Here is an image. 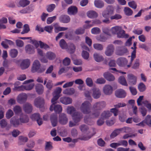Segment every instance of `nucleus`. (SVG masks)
Returning <instances> with one entry per match:
<instances>
[{
	"label": "nucleus",
	"mask_w": 151,
	"mask_h": 151,
	"mask_svg": "<svg viewBox=\"0 0 151 151\" xmlns=\"http://www.w3.org/2000/svg\"><path fill=\"white\" fill-rule=\"evenodd\" d=\"M62 91V89L60 88H57L54 91L53 93V97L51 100L52 105L50 108V111H52L54 110L57 112H60L62 111V107L59 105H55V103L56 101L60 96V94Z\"/></svg>",
	"instance_id": "f257e3e1"
},
{
	"label": "nucleus",
	"mask_w": 151,
	"mask_h": 151,
	"mask_svg": "<svg viewBox=\"0 0 151 151\" xmlns=\"http://www.w3.org/2000/svg\"><path fill=\"white\" fill-rule=\"evenodd\" d=\"M106 102L103 101H101L94 103L93 106V109L94 112L92 115L93 117L97 118L100 114V111L104 109L106 106Z\"/></svg>",
	"instance_id": "f03ea898"
},
{
	"label": "nucleus",
	"mask_w": 151,
	"mask_h": 151,
	"mask_svg": "<svg viewBox=\"0 0 151 151\" xmlns=\"http://www.w3.org/2000/svg\"><path fill=\"white\" fill-rule=\"evenodd\" d=\"M91 103L88 101H86L81 105V110L83 114H88L91 112Z\"/></svg>",
	"instance_id": "7ed1b4c3"
},
{
	"label": "nucleus",
	"mask_w": 151,
	"mask_h": 151,
	"mask_svg": "<svg viewBox=\"0 0 151 151\" xmlns=\"http://www.w3.org/2000/svg\"><path fill=\"white\" fill-rule=\"evenodd\" d=\"M130 130L131 128L128 127H125L123 128L116 129L110 135V137L111 139L114 138L123 130H124L125 133H128Z\"/></svg>",
	"instance_id": "20e7f679"
},
{
	"label": "nucleus",
	"mask_w": 151,
	"mask_h": 151,
	"mask_svg": "<svg viewBox=\"0 0 151 151\" xmlns=\"http://www.w3.org/2000/svg\"><path fill=\"white\" fill-rule=\"evenodd\" d=\"M45 70V68L41 67L40 64L38 61L36 60L34 61L32 69V71L33 72H37L38 73H41Z\"/></svg>",
	"instance_id": "39448f33"
},
{
	"label": "nucleus",
	"mask_w": 151,
	"mask_h": 151,
	"mask_svg": "<svg viewBox=\"0 0 151 151\" xmlns=\"http://www.w3.org/2000/svg\"><path fill=\"white\" fill-rule=\"evenodd\" d=\"M114 7L112 6L108 5L107 7L106 10L103 11L102 15L103 17H106L107 16L109 17L110 15H112L114 13Z\"/></svg>",
	"instance_id": "423d86ee"
},
{
	"label": "nucleus",
	"mask_w": 151,
	"mask_h": 151,
	"mask_svg": "<svg viewBox=\"0 0 151 151\" xmlns=\"http://www.w3.org/2000/svg\"><path fill=\"white\" fill-rule=\"evenodd\" d=\"M127 80L129 83L132 85H135L137 82V77L132 74H130L127 75Z\"/></svg>",
	"instance_id": "0eeeda50"
},
{
	"label": "nucleus",
	"mask_w": 151,
	"mask_h": 151,
	"mask_svg": "<svg viewBox=\"0 0 151 151\" xmlns=\"http://www.w3.org/2000/svg\"><path fill=\"white\" fill-rule=\"evenodd\" d=\"M114 50V45H109L106 47L105 53L107 56H110L113 54Z\"/></svg>",
	"instance_id": "6e6552de"
},
{
	"label": "nucleus",
	"mask_w": 151,
	"mask_h": 151,
	"mask_svg": "<svg viewBox=\"0 0 151 151\" xmlns=\"http://www.w3.org/2000/svg\"><path fill=\"white\" fill-rule=\"evenodd\" d=\"M115 95L116 97L119 98H124L126 96V93L123 89L117 90L115 92Z\"/></svg>",
	"instance_id": "1a4fd4ad"
},
{
	"label": "nucleus",
	"mask_w": 151,
	"mask_h": 151,
	"mask_svg": "<svg viewBox=\"0 0 151 151\" xmlns=\"http://www.w3.org/2000/svg\"><path fill=\"white\" fill-rule=\"evenodd\" d=\"M32 43L37 48L40 45L41 48H43L45 49H47L49 48V46L45 44L40 41H37L36 40L32 41Z\"/></svg>",
	"instance_id": "9d476101"
},
{
	"label": "nucleus",
	"mask_w": 151,
	"mask_h": 151,
	"mask_svg": "<svg viewBox=\"0 0 151 151\" xmlns=\"http://www.w3.org/2000/svg\"><path fill=\"white\" fill-rule=\"evenodd\" d=\"M113 90L112 87L109 85H105L103 89L104 93L106 95H110L111 94Z\"/></svg>",
	"instance_id": "9b49d317"
},
{
	"label": "nucleus",
	"mask_w": 151,
	"mask_h": 151,
	"mask_svg": "<svg viewBox=\"0 0 151 151\" xmlns=\"http://www.w3.org/2000/svg\"><path fill=\"white\" fill-rule=\"evenodd\" d=\"M92 91V96L94 99H97L100 97L101 95V93L99 88H94Z\"/></svg>",
	"instance_id": "f8f14e48"
},
{
	"label": "nucleus",
	"mask_w": 151,
	"mask_h": 151,
	"mask_svg": "<svg viewBox=\"0 0 151 151\" xmlns=\"http://www.w3.org/2000/svg\"><path fill=\"white\" fill-rule=\"evenodd\" d=\"M127 63V60L124 58H119L117 60V64L120 66L125 67Z\"/></svg>",
	"instance_id": "ddd939ff"
},
{
	"label": "nucleus",
	"mask_w": 151,
	"mask_h": 151,
	"mask_svg": "<svg viewBox=\"0 0 151 151\" xmlns=\"http://www.w3.org/2000/svg\"><path fill=\"white\" fill-rule=\"evenodd\" d=\"M103 76L107 81H113L115 79L114 76L108 72L104 73Z\"/></svg>",
	"instance_id": "4468645a"
},
{
	"label": "nucleus",
	"mask_w": 151,
	"mask_h": 151,
	"mask_svg": "<svg viewBox=\"0 0 151 151\" xmlns=\"http://www.w3.org/2000/svg\"><path fill=\"white\" fill-rule=\"evenodd\" d=\"M33 81V80L32 79L29 80L24 81V83L26 84V86H24L25 87L24 89L27 90H29L32 89L34 86V85L33 84H30L29 83Z\"/></svg>",
	"instance_id": "2eb2a0df"
},
{
	"label": "nucleus",
	"mask_w": 151,
	"mask_h": 151,
	"mask_svg": "<svg viewBox=\"0 0 151 151\" xmlns=\"http://www.w3.org/2000/svg\"><path fill=\"white\" fill-rule=\"evenodd\" d=\"M93 132L91 134H88L87 135H85L82 138H81V139L84 140H87L90 139L93 135H94L96 133V129L95 128H92Z\"/></svg>",
	"instance_id": "dca6fc26"
},
{
	"label": "nucleus",
	"mask_w": 151,
	"mask_h": 151,
	"mask_svg": "<svg viewBox=\"0 0 151 151\" xmlns=\"http://www.w3.org/2000/svg\"><path fill=\"white\" fill-rule=\"evenodd\" d=\"M30 65V61L28 59H26L23 60L20 66L22 69H25L28 68Z\"/></svg>",
	"instance_id": "f3484780"
},
{
	"label": "nucleus",
	"mask_w": 151,
	"mask_h": 151,
	"mask_svg": "<svg viewBox=\"0 0 151 151\" xmlns=\"http://www.w3.org/2000/svg\"><path fill=\"white\" fill-rule=\"evenodd\" d=\"M32 119L33 120H36L39 125H40L42 124V119L40 118L39 115L38 114H33L31 117Z\"/></svg>",
	"instance_id": "a211bd4d"
},
{
	"label": "nucleus",
	"mask_w": 151,
	"mask_h": 151,
	"mask_svg": "<svg viewBox=\"0 0 151 151\" xmlns=\"http://www.w3.org/2000/svg\"><path fill=\"white\" fill-rule=\"evenodd\" d=\"M112 115V114L109 111H104L101 115V118L103 119H108Z\"/></svg>",
	"instance_id": "6ab92c4d"
},
{
	"label": "nucleus",
	"mask_w": 151,
	"mask_h": 151,
	"mask_svg": "<svg viewBox=\"0 0 151 151\" xmlns=\"http://www.w3.org/2000/svg\"><path fill=\"white\" fill-rule=\"evenodd\" d=\"M87 16L90 18H94L98 17V14L96 12L94 11H88L87 13Z\"/></svg>",
	"instance_id": "aec40b11"
},
{
	"label": "nucleus",
	"mask_w": 151,
	"mask_h": 151,
	"mask_svg": "<svg viewBox=\"0 0 151 151\" xmlns=\"http://www.w3.org/2000/svg\"><path fill=\"white\" fill-rule=\"evenodd\" d=\"M94 4L95 6L98 8H101L104 6V3L101 0H95Z\"/></svg>",
	"instance_id": "412c9836"
},
{
	"label": "nucleus",
	"mask_w": 151,
	"mask_h": 151,
	"mask_svg": "<svg viewBox=\"0 0 151 151\" xmlns=\"http://www.w3.org/2000/svg\"><path fill=\"white\" fill-rule=\"evenodd\" d=\"M121 31H122V28L118 26L112 27L111 29V32L113 34L117 35Z\"/></svg>",
	"instance_id": "4be33fe9"
},
{
	"label": "nucleus",
	"mask_w": 151,
	"mask_h": 151,
	"mask_svg": "<svg viewBox=\"0 0 151 151\" xmlns=\"http://www.w3.org/2000/svg\"><path fill=\"white\" fill-rule=\"evenodd\" d=\"M93 57L95 60L97 62H100L103 61L104 59L102 56L100 55L97 53H95L94 54Z\"/></svg>",
	"instance_id": "5701e85b"
},
{
	"label": "nucleus",
	"mask_w": 151,
	"mask_h": 151,
	"mask_svg": "<svg viewBox=\"0 0 151 151\" xmlns=\"http://www.w3.org/2000/svg\"><path fill=\"white\" fill-rule=\"evenodd\" d=\"M60 101L64 104H68L72 102V100L70 98L63 97L60 98Z\"/></svg>",
	"instance_id": "b1692460"
},
{
	"label": "nucleus",
	"mask_w": 151,
	"mask_h": 151,
	"mask_svg": "<svg viewBox=\"0 0 151 151\" xmlns=\"http://www.w3.org/2000/svg\"><path fill=\"white\" fill-rule=\"evenodd\" d=\"M13 44V42L9 40H6L2 42L1 43V45L5 48H6L8 47V45H12Z\"/></svg>",
	"instance_id": "393cba45"
},
{
	"label": "nucleus",
	"mask_w": 151,
	"mask_h": 151,
	"mask_svg": "<svg viewBox=\"0 0 151 151\" xmlns=\"http://www.w3.org/2000/svg\"><path fill=\"white\" fill-rule=\"evenodd\" d=\"M124 11L125 14L127 16H131L133 13L132 10L128 7H125Z\"/></svg>",
	"instance_id": "a878e982"
},
{
	"label": "nucleus",
	"mask_w": 151,
	"mask_h": 151,
	"mask_svg": "<svg viewBox=\"0 0 151 151\" xmlns=\"http://www.w3.org/2000/svg\"><path fill=\"white\" fill-rule=\"evenodd\" d=\"M67 112L68 114H70L73 117L75 115V109L73 107H68L67 109Z\"/></svg>",
	"instance_id": "bb28decb"
},
{
	"label": "nucleus",
	"mask_w": 151,
	"mask_h": 151,
	"mask_svg": "<svg viewBox=\"0 0 151 151\" xmlns=\"http://www.w3.org/2000/svg\"><path fill=\"white\" fill-rule=\"evenodd\" d=\"M46 57L49 60H52L55 58L56 56L54 53L50 52L46 53Z\"/></svg>",
	"instance_id": "cd10ccee"
},
{
	"label": "nucleus",
	"mask_w": 151,
	"mask_h": 151,
	"mask_svg": "<svg viewBox=\"0 0 151 151\" xmlns=\"http://www.w3.org/2000/svg\"><path fill=\"white\" fill-rule=\"evenodd\" d=\"M68 51L70 53L72 54L75 51V45L74 44L70 43L68 44Z\"/></svg>",
	"instance_id": "c85d7f7f"
},
{
	"label": "nucleus",
	"mask_w": 151,
	"mask_h": 151,
	"mask_svg": "<svg viewBox=\"0 0 151 151\" xmlns=\"http://www.w3.org/2000/svg\"><path fill=\"white\" fill-rule=\"evenodd\" d=\"M119 82L122 85L124 86H127L126 80L123 76L120 77L119 78Z\"/></svg>",
	"instance_id": "c756f323"
},
{
	"label": "nucleus",
	"mask_w": 151,
	"mask_h": 151,
	"mask_svg": "<svg viewBox=\"0 0 151 151\" xmlns=\"http://www.w3.org/2000/svg\"><path fill=\"white\" fill-rule=\"evenodd\" d=\"M75 90L73 88H70L69 89H66L63 92L64 94L68 95H72L73 94Z\"/></svg>",
	"instance_id": "7c9ffc66"
},
{
	"label": "nucleus",
	"mask_w": 151,
	"mask_h": 151,
	"mask_svg": "<svg viewBox=\"0 0 151 151\" xmlns=\"http://www.w3.org/2000/svg\"><path fill=\"white\" fill-rule=\"evenodd\" d=\"M144 121L147 125L151 127V116L147 115L144 119Z\"/></svg>",
	"instance_id": "2f4dec72"
},
{
	"label": "nucleus",
	"mask_w": 151,
	"mask_h": 151,
	"mask_svg": "<svg viewBox=\"0 0 151 151\" xmlns=\"http://www.w3.org/2000/svg\"><path fill=\"white\" fill-rule=\"evenodd\" d=\"M50 119L52 126L53 127L55 126L57 123V117L55 115L52 116L51 117Z\"/></svg>",
	"instance_id": "473e14b6"
},
{
	"label": "nucleus",
	"mask_w": 151,
	"mask_h": 151,
	"mask_svg": "<svg viewBox=\"0 0 151 151\" xmlns=\"http://www.w3.org/2000/svg\"><path fill=\"white\" fill-rule=\"evenodd\" d=\"M55 31L57 32L59 31L65 30L68 29L67 28L60 27L57 24L55 25Z\"/></svg>",
	"instance_id": "72a5a7b5"
},
{
	"label": "nucleus",
	"mask_w": 151,
	"mask_h": 151,
	"mask_svg": "<svg viewBox=\"0 0 151 151\" xmlns=\"http://www.w3.org/2000/svg\"><path fill=\"white\" fill-rule=\"evenodd\" d=\"M75 12L76 6H71L68 8V12L69 14H73Z\"/></svg>",
	"instance_id": "f704fd0d"
},
{
	"label": "nucleus",
	"mask_w": 151,
	"mask_h": 151,
	"mask_svg": "<svg viewBox=\"0 0 151 151\" xmlns=\"http://www.w3.org/2000/svg\"><path fill=\"white\" fill-rule=\"evenodd\" d=\"M24 109L27 113H29L32 111V107L30 104H26L24 107Z\"/></svg>",
	"instance_id": "c9c22d12"
},
{
	"label": "nucleus",
	"mask_w": 151,
	"mask_h": 151,
	"mask_svg": "<svg viewBox=\"0 0 151 151\" xmlns=\"http://www.w3.org/2000/svg\"><path fill=\"white\" fill-rule=\"evenodd\" d=\"M93 47L98 50H102L103 49V46L101 44L99 43H95L93 45Z\"/></svg>",
	"instance_id": "e433bc0d"
},
{
	"label": "nucleus",
	"mask_w": 151,
	"mask_h": 151,
	"mask_svg": "<svg viewBox=\"0 0 151 151\" xmlns=\"http://www.w3.org/2000/svg\"><path fill=\"white\" fill-rule=\"evenodd\" d=\"M36 90L37 92L39 94H41L43 93V86L41 84L38 85L36 87Z\"/></svg>",
	"instance_id": "4c0bfd02"
},
{
	"label": "nucleus",
	"mask_w": 151,
	"mask_h": 151,
	"mask_svg": "<svg viewBox=\"0 0 151 151\" xmlns=\"http://www.w3.org/2000/svg\"><path fill=\"white\" fill-rule=\"evenodd\" d=\"M25 50L27 53H32L34 51V48L30 45H27L25 47Z\"/></svg>",
	"instance_id": "58836bf2"
},
{
	"label": "nucleus",
	"mask_w": 151,
	"mask_h": 151,
	"mask_svg": "<svg viewBox=\"0 0 151 151\" xmlns=\"http://www.w3.org/2000/svg\"><path fill=\"white\" fill-rule=\"evenodd\" d=\"M60 21L64 23H67L69 22L70 20L69 17L68 16H64L60 18Z\"/></svg>",
	"instance_id": "ea45409f"
},
{
	"label": "nucleus",
	"mask_w": 151,
	"mask_h": 151,
	"mask_svg": "<svg viewBox=\"0 0 151 151\" xmlns=\"http://www.w3.org/2000/svg\"><path fill=\"white\" fill-rule=\"evenodd\" d=\"M101 32L100 29L97 27H94L91 29V32L92 34L97 35L99 34Z\"/></svg>",
	"instance_id": "a19ab883"
},
{
	"label": "nucleus",
	"mask_w": 151,
	"mask_h": 151,
	"mask_svg": "<svg viewBox=\"0 0 151 151\" xmlns=\"http://www.w3.org/2000/svg\"><path fill=\"white\" fill-rule=\"evenodd\" d=\"M138 89L140 92H142L145 91L146 87L143 83H141L138 85Z\"/></svg>",
	"instance_id": "79ce46f5"
},
{
	"label": "nucleus",
	"mask_w": 151,
	"mask_h": 151,
	"mask_svg": "<svg viewBox=\"0 0 151 151\" xmlns=\"http://www.w3.org/2000/svg\"><path fill=\"white\" fill-rule=\"evenodd\" d=\"M27 97L25 93L20 94L19 95L18 97V101L19 102L21 101H24L25 100Z\"/></svg>",
	"instance_id": "37998d69"
},
{
	"label": "nucleus",
	"mask_w": 151,
	"mask_h": 151,
	"mask_svg": "<svg viewBox=\"0 0 151 151\" xmlns=\"http://www.w3.org/2000/svg\"><path fill=\"white\" fill-rule=\"evenodd\" d=\"M60 45L62 49H66L67 48V45L65 41L62 39L60 42Z\"/></svg>",
	"instance_id": "c03bdc74"
},
{
	"label": "nucleus",
	"mask_w": 151,
	"mask_h": 151,
	"mask_svg": "<svg viewBox=\"0 0 151 151\" xmlns=\"http://www.w3.org/2000/svg\"><path fill=\"white\" fill-rule=\"evenodd\" d=\"M127 50L126 48L122 47L121 49L119 51L118 55H122L127 53Z\"/></svg>",
	"instance_id": "a18cd8bd"
},
{
	"label": "nucleus",
	"mask_w": 151,
	"mask_h": 151,
	"mask_svg": "<svg viewBox=\"0 0 151 151\" xmlns=\"http://www.w3.org/2000/svg\"><path fill=\"white\" fill-rule=\"evenodd\" d=\"M27 138L26 137L20 136L19 137V143L20 145L22 144L27 142Z\"/></svg>",
	"instance_id": "49530a36"
},
{
	"label": "nucleus",
	"mask_w": 151,
	"mask_h": 151,
	"mask_svg": "<svg viewBox=\"0 0 151 151\" xmlns=\"http://www.w3.org/2000/svg\"><path fill=\"white\" fill-rule=\"evenodd\" d=\"M128 5L129 6L134 9H135L137 8V4L135 2L133 1L128 2Z\"/></svg>",
	"instance_id": "de8ad7c7"
},
{
	"label": "nucleus",
	"mask_w": 151,
	"mask_h": 151,
	"mask_svg": "<svg viewBox=\"0 0 151 151\" xmlns=\"http://www.w3.org/2000/svg\"><path fill=\"white\" fill-rule=\"evenodd\" d=\"M86 83L87 85L89 87H92L93 85V80L91 78H87L86 80Z\"/></svg>",
	"instance_id": "09e8293b"
},
{
	"label": "nucleus",
	"mask_w": 151,
	"mask_h": 151,
	"mask_svg": "<svg viewBox=\"0 0 151 151\" xmlns=\"http://www.w3.org/2000/svg\"><path fill=\"white\" fill-rule=\"evenodd\" d=\"M59 118V122L62 124H64L67 123V119L64 115L62 117H60Z\"/></svg>",
	"instance_id": "8fccbe9b"
},
{
	"label": "nucleus",
	"mask_w": 151,
	"mask_h": 151,
	"mask_svg": "<svg viewBox=\"0 0 151 151\" xmlns=\"http://www.w3.org/2000/svg\"><path fill=\"white\" fill-rule=\"evenodd\" d=\"M122 16L119 14H115L114 15L110 17V18L111 20L116 19L118 20L121 19Z\"/></svg>",
	"instance_id": "3c124183"
},
{
	"label": "nucleus",
	"mask_w": 151,
	"mask_h": 151,
	"mask_svg": "<svg viewBox=\"0 0 151 151\" xmlns=\"http://www.w3.org/2000/svg\"><path fill=\"white\" fill-rule=\"evenodd\" d=\"M19 3L21 6L24 7L29 4V2L27 0H21L20 1Z\"/></svg>",
	"instance_id": "603ef678"
},
{
	"label": "nucleus",
	"mask_w": 151,
	"mask_h": 151,
	"mask_svg": "<svg viewBox=\"0 0 151 151\" xmlns=\"http://www.w3.org/2000/svg\"><path fill=\"white\" fill-rule=\"evenodd\" d=\"M109 70L110 71L111 73H113L114 72H116L117 73H120L124 74H126V73L123 72L121 70H118L115 68H109Z\"/></svg>",
	"instance_id": "864d4df0"
},
{
	"label": "nucleus",
	"mask_w": 151,
	"mask_h": 151,
	"mask_svg": "<svg viewBox=\"0 0 151 151\" xmlns=\"http://www.w3.org/2000/svg\"><path fill=\"white\" fill-rule=\"evenodd\" d=\"M82 56L84 59L87 60L89 57V53L87 51L83 50L82 52Z\"/></svg>",
	"instance_id": "5fc2aeb1"
},
{
	"label": "nucleus",
	"mask_w": 151,
	"mask_h": 151,
	"mask_svg": "<svg viewBox=\"0 0 151 151\" xmlns=\"http://www.w3.org/2000/svg\"><path fill=\"white\" fill-rule=\"evenodd\" d=\"M83 117L82 114L79 112H76V124Z\"/></svg>",
	"instance_id": "6e6d98bb"
},
{
	"label": "nucleus",
	"mask_w": 151,
	"mask_h": 151,
	"mask_svg": "<svg viewBox=\"0 0 151 151\" xmlns=\"http://www.w3.org/2000/svg\"><path fill=\"white\" fill-rule=\"evenodd\" d=\"M30 29L29 26L27 24L24 25L23 31L21 32V34H24L27 33L29 31Z\"/></svg>",
	"instance_id": "4d7b16f0"
},
{
	"label": "nucleus",
	"mask_w": 151,
	"mask_h": 151,
	"mask_svg": "<svg viewBox=\"0 0 151 151\" xmlns=\"http://www.w3.org/2000/svg\"><path fill=\"white\" fill-rule=\"evenodd\" d=\"M106 81L103 78L101 77L97 79L96 83H97L102 84L105 83Z\"/></svg>",
	"instance_id": "13d9d810"
},
{
	"label": "nucleus",
	"mask_w": 151,
	"mask_h": 151,
	"mask_svg": "<svg viewBox=\"0 0 151 151\" xmlns=\"http://www.w3.org/2000/svg\"><path fill=\"white\" fill-rule=\"evenodd\" d=\"M81 130L83 132L87 131L89 129L88 127L86 125H83L80 127Z\"/></svg>",
	"instance_id": "bf43d9fd"
},
{
	"label": "nucleus",
	"mask_w": 151,
	"mask_h": 151,
	"mask_svg": "<svg viewBox=\"0 0 151 151\" xmlns=\"http://www.w3.org/2000/svg\"><path fill=\"white\" fill-rule=\"evenodd\" d=\"M129 90L133 95H135L137 93L136 88L132 86H130L129 87Z\"/></svg>",
	"instance_id": "052dcab7"
},
{
	"label": "nucleus",
	"mask_w": 151,
	"mask_h": 151,
	"mask_svg": "<svg viewBox=\"0 0 151 151\" xmlns=\"http://www.w3.org/2000/svg\"><path fill=\"white\" fill-rule=\"evenodd\" d=\"M55 7V5L53 4H51L47 6V11L49 12L52 11Z\"/></svg>",
	"instance_id": "680f3d73"
},
{
	"label": "nucleus",
	"mask_w": 151,
	"mask_h": 151,
	"mask_svg": "<svg viewBox=\"0 0 151 151\" xmlns=\"http://www.w3.org/2000/svg\"><path fill=\"white\" fill-rule=\"evenodd\" d=\"M142 103L145 106L149 109H151V104L147 100L144 101Z\"/></svg>",
	"instance_id": "e2e57ef3"
},
{
	"label": "nucleus",
	"mask_w": 151,
	"mask_h": 151,
	"mask_svg": "<svg viewBox=\"0 0 151 151\" xmlns=\"http://www.w3.org/2000/svg\"><path fill=\"white\" fill-rule=\"evenodd\" d=\"M139 59H136L133 65L132 66V68L134 69L137 68L139 66Z\"/></svg>",
	"instance_id": "0e129e2a"
},
{
	"label": "nucleus",
	"mask_w": 151,
	"mask_h": 151,
	"mask_svg": "<svg viewBox=\"0 0 151 151\" xmlns=\"http://www.w3.org/2000/svg\"><path fill=\"white\" fill-rule=\"evenodd\" d=\"M56 16H54L52 17H49L47 19V22L48 24L52 23L56 19Z\"/></svg>",
	"instance_id": "69168bd1"
},
{
	"label": "nucleus",
	"mask_w": 151,
	"mask_h": 151,
	"mask_svg": "<svg viewBox=\"0 0 151 151\" xmlns=\"http://www.w3.org/2000/svg\"><path fill=\"white\" fill-rule=\"evenodd\" d=\"M84 94L87 99L90 101H92V99L89 91H86L84 93Z\"/></svg>",
	"instance_id": "338daca9"
},
{
	"label": "nucleus",
	"mask_w": 151,
	"mask_h": 151,
	"mask_svg": "<svg viewBox=\"0 0 151 151\" xmlns=\"http://www.w3.org/2000/svg\"><path fill=\"white\" fill-rule=\"evenodd\" d=\"M97 144L98 145L101 147L104 146L105 142L101 138H99L97 140Z\"/></svg>",
	"instance_id": "774afa93"
}]
</instances>
